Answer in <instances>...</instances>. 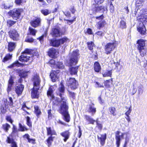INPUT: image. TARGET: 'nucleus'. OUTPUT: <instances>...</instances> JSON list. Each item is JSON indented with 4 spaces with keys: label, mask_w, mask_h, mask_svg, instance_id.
Listing matches in <instances>:
<instances>
[{
    "label": "nucleus",
    "mask_w": 147,
    "mask_h": 147,
    "mask_svg": "<svg viewBox=\"0 0 147 147\" xmlns=\"http://www.w3.org/2000/svg\"><path fill=\"white\" fill-rule=\"evenodd\" d=\"M29 31L30 32V34L33 36H35L37 32L36 30L31 27L29 28Z\"/></svg>",
    "instance_id": "37998d69"
},
{
    "label": "nucleus",
    "mask_w": 147,
    "mask_h": 147,
    "mask_svg": "<svg viewBox=\"0 0 147 147\" xmlns=\"http://www.w3.org/2000/svg\"><path fill=\"white\" fill-rule=\"evenodd\" d=\"M22 64L20 63L18 61H17L14 63L13 64L8 67L9 68H12L13 67L16 66L19 67L22 65Z\"/></svg>",
    "instance_id": "a18cd8bd"
},
{
    "label": "nucleus",
    "mask_w": 147,
    "mask_h": 147,
    "mask_svg": "<svg viewBox=\"0 0 147 147\" xmlns=\"http://www.w3.org/2000/svg\"><path fill=\"white\" fill-rule=\"evenodd\" d=\"M96 34L100 36H102L104 35V33L103 32L101 31H99L96 33Z\"/></svg>",
    "instance_id": "052dcab7"
},
{
    "label": "nucleus",
    "mask_w": 147,
    "mask_h": 147,
    "mask_svg": "<svg viewBox=\"0 0 147 147\" xmlns=\"http://www.w3.org/2000/svg\"><path fill=\"white\" fill-rule=\"evenodd\" d=\"M59 40L61 45L69 41V39L66 37H63Z\"/></svg>",
    "instance_id": "79ce46f5"
},
{
    "label": "nucleus",
    "mask_w": 147,
    "mask_h": 147,
    "mask_svg": "<svg viewBox=\"0 0 147 147\" xmlns=\"http://www.w3.org/2000/svg\"><path fill=\"white\" fill-rule=\"evenodd\" d=\"M12 54H7L3 60V62H5L8 60L12 58Z\"/></svg>",
    "instance_id": "ea45409f"
},
{
    "label": "nucleus",
    "mask_w": 147,
    "mask_h": 147,
    "mask_svg": "<svg viewBox=\"0 0 147 147\" xmlns=\"http://www.w3.org/2000/svg\"><path fill=\"white\" fill-rule=\"evenodd\" d=\"M41 22L40 18H37L31 20L30 23L32 26L34 28H36L40 26Z\"/></svg>",
    "instance_id": "f3484780"
},
{
    "label": "nucleus",
    "mask_w": 147,
    "mask_h": 147,
    "mask_svg": "<svg viewBox=\"0 0 147 147\" xmlns=\"http://www.w3.org/2000/svg\"><path fill=\"white\" fill-rule=\"evenodd\" d=\"M113 82V78H111L109 80H106L104 82L105 86L107 88H109L111 87V84Z\"/></svg>",
    "instance_id": "7c9ffc66"
},
{
    "label": "nucleus",
    "mask_w": 147,
    "mask_h": 147,
    "mask_svg": "<svg viewBox=\"0 0 147 147\" xmlns=\"http://www.w3.org/2000/svg\"><path fill=\"white\" fill-rule=\"evenodd\" d=\"M30 57L26 54H23L19 58V60L22 62H27L29 60Z\"/></svg>",
    "instance_id": "cd10ccee"
},
{
    "label": "nucleus",
    "mask_w": 147,
    "mask_h": 147,
    "mask_svg": "<svg viewBox=\"0 0 147 147\" xmlns=\"http://www.w3.org/2000/svg\"><path fill=\"white\" fill-rule=\"evenodd\" d=\"M57 74H50L51 80L53 82H55L56 80L58 78V77L57 76Z\"/></svg>",
    "instance_id": "c03bdc74"
},
{
    "label": "nucleus",
    "mask_w": 147,
    "mask_h": 147,
    "mask_svg": "<svg viewBox=\"0 0 147 147\" xmlns=\"http://www.w3.org/2000/svg\"><path fill=\"white\" fill-rule=\"evenodd\" d=\"M18 125L19 127L18 130L20 131L23 132L28 131L29 129L27 128L25 125H22L20 123H19Z\"/></svg>",
    "instance_id": "2f4dec72"
},
{
    "label": "nucleus",
    "mask_w": 147,
    "mask_h": 147,
    "mask_svg": "<svg viewBox=\"0 0 147 147\" xmlns=\"http://www.w3.org/2000/svg\"><path fill=\"white\" fill-rule=\"evenodd\" d=\"M58 123L59 124H60L62 125H63L64 126H68V127H69L70 126V125H68V124H66L65 123H63V122H62L60 120H59L58 122Z\"/></svg>",
    "instance_id": "338daca9"
},
{
    "label": "nucleus",
    "mask_w": 147,
    "mask_h": 147,
    "mask_svg": "<svg viewBox=\"0 0 147 147\" xmlns=\"http://www.w3.org/2000/svg\"><path fill=\"white\" fill-rule=\"evenodd\" d=\"M18 131L16 127L13 125V126L12 128V132L13 133H17L18 132Z\"/></svg>",
    "instance_id": "0e129e2a"
},
{
    "label": "nucleus",
    "mask_w": 147,
    "mask_h": 147,
    "mask_svg": "<svg viewBox=\"0 0 147 147\" xmlns=\"http://www.w3.org/2000/svg\"><path fill=\"white\" fill-rule=\"evenodd\" d=\"M41 12L45 16H47L51 13V12L48 9H46L41 10Z\"/></svg>",
    "instance_id": "de8ad7c7"
},
{
    "label": "nucleus",
    "mask_w": 147,
    "mask_h": 147,
    "mask_svg": "<svg viewBox=\"0 0 147 147\" xmlns=\"http://www.w3.org/2000/svg\"><path fill=\"white\" fill-rule=\"evenodd\" d=\"M31 52V51L29 49H27L24 51L23 52V54H28V55H30L29 53H30Z\"/></svg>",
    "instance_id": "774afa93"
},
{
    "label": "nucleus",
    "mask_w": 147,
    "mask_h": 147,
    "mask_svg": "<svg viewBox=\"0 0 147 147\" xmlns=\"http://www.w3.org/2000/svg\"><path fill=\"white\" fill-rule=\"evenodd\" d=\"M47 134V136H53V135H57V133L55 130L51 127H46Z\"/></svg>",
    "instance_id": "412c9836"
},
{
    "label": "nucleus",
    "mask_w": 147,
    "mask_h": 147,
    "mask_svg": "<svg viewBox=\"0 0 147 147\" xmlns=\"http://www.w3.org/2000/svg\"><path fill=\"white\" fill-rule=\"evenodd\" d=\"M106 23L105 21H100L98 22L97 25V28L98 29H100L101 28L104 27Z\"/></svg>",
    "instance_id": "a19ab883"
},
{
    "label": "nucleus",
    "mask_w": 147,
    "mask_h": 147,
    "mask_svg": "<svg viewBox=\"0 0 147 147\" xmlns=\"http://www.w3.org/2000/svg\"><path fill=\"white\" fill-rule=\"evenodd\" d=\"M51 34L53 37H59L62 35L60 28L58 27L53 28L51 32Z\"/></svg>",
    "instance_id": "ddd939ff"
},
{
    "label": "nucleus",
    "mask_w": 147,
    "mask_h": 147,
    "mask_svg": "<svg viewBox=\"0 0 147 147\" xmlns=\"http://www.w3.org/2000/svg\"><path fill=\"white\" fill-rule=\"evenodd\" d=\"M48 53L49 56L53 58L56 57L57 55L59 53L57 51L53 48L49 49Z\"/></svg>",
    "instance_id": "6ab92c4d"
},
{
    "label": "nucleus",
    "mask_w": 147,
    "mask_h": 147,
    "mask_svg": "<svg viewBox=\"0 0 147 147\" xmlns=\"http://www.w3.org/2000/svg\"><path fill=\"white\" fill-rule=\"evenodd\" d=\"M95 122H96V127L97 128L99 131H101L103 127L102 124L100 123V121H98L97 119H96L95 121Z\"/></svg>",
    "instance_id": "f704fd0d"
},
{
    "label": "nucleus",
    "mask_w": 147,
    "mask_h": 147,
    "mask_svg": "<svg viewBox=\"0 0 147 147\" xmlns=\"http://www.w3.org/2000/svg\"><path fill=\"white\" fill-rule=\"evenodd\" d=\"M131 111V107H129V109L125 113V114L126 116H128Z\"/></svg>",
    "instance_id": "e2e57ef3"
},
{
    "label": "nucleus",
    "mask_w": 147,
    "mask_h": 147,
    "mask_svg": "<svg viewBox=\"0 0 147 147\" xmlns=\"http://www.w3.org/2000/svg\"><path fill=\"white\" fill-rule=\"evenodd\" d=\"M129 141V138L128 137H126L125 138V140L124 142V144L123 146V147H126L127 146V144Z\"/></svg>",
    "instance_id": "680f3d73"
},
{
    "label": "nucleus",
    "mask_w": 147,
    "mask_h": 147,
    "mask_svg": "<svg viewBox=\"0 0 147 147\" xmlns=\"http://www.w3.org/2000/svg\"><path fill=\"white\" fill-rule=\"evenodd\" d=\"M78 50L73 51L69 56V59L68 62V66L75 65L78 61V56L79 55Z\"/></svg>",
    "instance_id": "20e7f679"
},
{
    "label": "nucleus",
    "mask_w": 147,
    "mask_h": 147,
    "mask_svg": "<svg viewBox=\"0 0 147 147\" xmlns=\"http://www.w3.org/2000/svg\"><path fill=\"white\" fill-rule=\"evenodd\" d=\"M87 106H88V108L86 109V112L90 113L93 115L96 113V108L94 107V104H90Z\"/></svg>",
    "instance_id": "a211bd4d"
},
{
    "label": "nucleus",
    "mask_w": 147,
    "mask_h": 147,
    "mask_svg": "<svg viewBox=\"0 0 147 147\" xmlns=\"http://www.w3.org/2000/svg\"><path fill=\"white\" fill-rule=\"evenodd\" d=\"M111 65H112V70H113L114 69H115L117 68V67L119 65V63L118 62H113V63H111Z\"/></svg>",
    "instance_id": "3c124183"
},
{
    "label": "nucleus",
    "mask_w": 147,
    "mask_h": 147,
    "mask_svg": "<svg viewBox=\"0 0 147 147\" xmlns=\"http://www.w3.org/2000/svg\"><path fill=\"white\" fill-rule=\"evenodd\" d=\"M16 42H8L7 49L8 51L11 52L14 51L16 47Z\"/></svg>",
    "instance_id": "393cba45"
},
{
    "label": "nucleus",
    "mask_w": 147,
    "mask_h": 147,
    "mask_svg": "<svg viewBox=\"0 0 147 147\" xmlns=\"http://www.w3.org/2000/svg\"><path fill=\"white\" fill-rule=\"evenodd\" d=\"M54 91V89H53L52 86H50L47 90V96L48 97H50L51 100L54 99L55 98V96L53 93Z\"/></svg>",
    "instance_id": "aec40b11"
},
{
    "label": "nucleus",
    "mask_w": 147,
    "mask_h": 147,
    "mask_svg": "<svg viewBox=\"0 0 147 147\" xmlns=\"http://www.w3.org/2000/svg\"><path fill=\"white\" fill-rule=\"evenodd\" d=\"M121 132L120 131H117L115 133V139L116 140V147H119L120 145L121 140L124 139L125 133H121V135H119Z\"/></svg>",
    "instance_id": "1a4fd4ad"
},
{
    "label": "nucleus",
    "mask_w": 147,
    "mask_h": 147,
    "mask_svg": "<svg viewBox=\"0 0 147 147\" xmlns=\"http://www.w3.org/2000/svg\"><path fill=\"white\" fill-rule=\"evenodd\" d=\"M67 86L71 90H74L78 88V82L74 78H70L67 81Z\"/></svg>",
    "instance_id": "0eeeda50"
},
{
    "label": "nucleus",
    "mask_w": 147,
    "mask_h": 147,
    "mask_svg": "<svg viewBox=\"0 0 147 147\" xmlns=\"http://www.w3.org/2000/svg\"><path fill=\"white\" fill-rule=\"evenodd\" d=\"M84 119L89 124H94L95 122V120L91 117L90 116L87 115H84Z\"/></svg>",
    "instance_id": "5701e85b"
},
{
    "label": "nucleus",
    "mask_w": 147,
    "mask_h": 147,
    "mask_svg": "<svg viewBox=\"0 0 147 147\" xmlns=\"http://www.w3.org/2000/svg\"><path fill=\"white\" fill-rule=\"evenodd\" d=\"M54 138V137L49 136L46 140L45 141L46 142V144L48 147H50L51 146Z\"/></svg>",
    "instance_id": "bb28decb"
},
{
    "label": "nucleus",
    "mask_w": 147,
    "mask_h": 147,
    "mask_svg": "<svg viewBox=\"0 0 147 147\" xmlns=\"http://www.w3.org/2000/svg\"><path fill=\"white\" fill-rule=\"evenodd\" d=\"M24 87V85L22 84H18L15 88V91L18 96L21 95L23 92Z\"/></svg>",
    "instance_id": "2eb2a0df"
},
{
    "label": "nucleus",
    "mask_w": 147,
    "mask_h": 147,
    "mask_svg": "<svg viewBox=\"0 0 147 147\" xmlns=\"http://www.w3.org/2000/svg\"><path fill=\"white\" fill-rule=\"evenodd\" d=\"M109 114L114 116H115L117 115V113L115 108L114 107H111L109 108Z\"/></svg>",
    "instance_id": "c756f323"
},
{
    "label": "nucleus",
    "mask_w": 147,
    "mask_h": 147,
    "mask_svg": "<svg viewBox=\"0 0 147 147\" xmlns=\"http://www.w3.org/2000/svg\"><path fill=\"white\" fill-rule=\"evenodd\" d=\"M5 119L7 121L10 122L11 124H12L13 121L12 119L11 115L6 116L5 117Z\"/></svg>",
    "instance_id": "864d4df0"
},
{
    "label": "nucleus",
    "mask_w": 147,
    "mask_h": 147,
    "mask_svg": "<svg viewBox=\"0 0 147 147\" xmlns=\"http://www.w3.org/2000/svg\"><path fill=\"white\" fill-rule=\"evenodd\" d=\"M67 91L68 92L69 97L72 98L74 99H75L76 98L75 93L74 92L70 91L68 90Z\"/></svg>",
    "instance_id": "8fccbe9b"
},
{
    "label": "nucleus",
    "mask_w": 147,
    "mask_h": 147,
    "mask_svg": "<svg viewBox=\"0 0 147 147\" xmlns=\"http://www.w3.org/2000/svg\"><path fill=\"white\" fill-rule=\"evenodd\" d=\"M78 67H69V70L70 74H77L78 72Z\"/></svg>",
    "instance_id": "58836bf2"
},
{
    "label": "nucleus",
    "mask_w": 147,
    "mask_h": 147,
    "mask_svg": "<svg viewBox=\"0 0 147 147\" xmlns=\"http://www.w3.org/2000/svg\"><path fill=\"white\" fill-rule=\"evenodd\" d=\"M116 45V41L107 43L105 47V53L107 55L110 54L114 50Z\"/></svg>",
    "instance_id": "423d86ee"
},
{
    "label": "nucleus",
    "mask_w": 147,
    "mask_h": 147,
    "mask_svg": "<svg viewBox=\"0 0 147 147\" xmlns=\"http://www.w3.org/2000/svg\"><path fill=\"white\" fill-rule=\"evenodd\" d=\"M120 26L122 29L126 28V24L124 20H121L120 23Z\"/></svg>",
    "instance_id": "09e8293b"
},
{
    "label": "nucleus",
    "mask_w": 147,
    "mask_h": 147,
    "mask_svg": "<svg viewBox=\"0 0 147 147\" xmlns=\"http://www.w3.org/2000/svg\"><path fill=\"white\" fill-rule=\"evenodd\" d=\"M34 113L38 118H39L42 113L40 109L38 106H34Z\"/></svg>",
    "instance_id": "a878e982"
},
{
    "label": "nucleus",
    "mask_w": 147,
    "mask_h": 147,
    "mask_svg": "<svg viewBox=\"0 0 147 147\" xmlns=\"http://www.w3.org/2000/svg\"><path fill=\"white\" fill-rule=\"evenodd\" d=\"M70 129H69L65 130L61 132L60 134L61 136L63 138V140L65 142H66L69 138L71 135V133L69 131Z\"/></svg>",
    "instance_id": "dca6fc26"
},
{
    "label": "nucleus",
    "mask_w": 147,
    "mask_h": 147,
    "mask_svg": "<svg viewBox=\"0 0 147 147\" xmlns=\"http://www.w3.org/2000/svg\"><path fill=\"white\" fill-rule=\"evenodd\" d=\"M98 142H99L101 146H103L105 144L106 140L107 138V135L106 133L100 134L99 136H97Z\"/></svg>",
    "instance_id": "f8f14e48"
},
{
    "label": "nucleus",
    "mask_w": 147,
    "mask_h": 147,
    "mask_svg": "<svg viewBox=\"0 0 147 147\" xmlns=\"http://www.w3.org/2000/svg\"><path fill=\"white\" fill-rule=\"evenodd\" d=\"M88 47L89 49L90 50H92L93 49V47L94 44L93 42H90L87 43Z\"/></svg>",
    "instance_id": "5fc2aeb1"
},
{
    "label": "nucleus",
    "mask_w": 147,
    "mask_h": 147,
    "mask_svg": "<svg viewBox=\"0 0 147 147\" xmlns=\"http://www.w3.org/2000/svg\"><path fill=\"white\" fill-rule=\"evenodd\" d=\"M94 69L97 72H98L101 69L99 63L98 62H96L94 63Z\"/></svg>",
    "instance_id": "e433bc0d"
},
{
    "label": "nucleus",
    "mask_w": 147,
    "mask_h": 147,
    "mask_svg": "<svg viewBox=\"0 0 147 147\" xmlns=\"http://www.w3.org/2000/svg\"><path fill=\"white\" fill-rule=\"evenodd\" d=\"M14 77L12 76H11L8 81L7 87L6 89L8 94L11 91L12 89H13V85L14 83Z\"/></svg>",
    "instance_id": "9b49d317"
},
{
    "label": "nucleus",
    "mask_w": 147,
    "mask_h": 147,
    "mask_svg": "<svg viewBox=\"0 0 147 147\" xmlns=\"http://www.w3.org/2000/svg\"><path fill=\"white\" fill-rule=\"evenodd\" d=\"M60 85L61 86L58 88V90L59 92L58 95L60 97L61 100H63L65 99V98L63 96V95H64L65 92V88L63 81H61L60 83Z\"/></svg>",
    "instance_id": "4468645a"
},
{
    "label": "nucleus",
    "mask_w": 147,
    "mask_h": 147,
    "mask_svg": "<svg viewBox=\"0 0 147 147\" xmlns=\"http://www.w3.org/2000/svg\"><path fill=\"white\" fill-rule=\"evenodd\" d=\"M26 124L27 125L30 127L32 128V122L31 120L30 117L29 116L26 117Z\"/></svg>",
    "instance_id": "4c0bfd02"
},
{
    "label": "nucleus",
    "mask_w": 147,
    "mask_h": 147,
    "mask_svg": "<svg viewBox=\"0 0 147 147\" xmlns=\"http://www.w3.org/2000/svg\"><path fill=\"white\" fill-rule=\"evenodd\" d=\"M16 21L8 20L7 21V24L9 25V27H11L16 22Z\"/></svg>",
    "instance_id": "6e6d98bb"
},
{
    "label": "nucleus",
    "mask_w": 147,
    "mask_h": 147,
    "mask_svg": "<svg viewBox=\"0 0 147 147\" xmlns=\"http://www.w3.org/2000/svg\"><path fill=\"white\" fill-rule=\"evenodd\" d=\"M60 42L59 40H52L50 42V44L53 47H58L61 45Z\"/></svg>",
    "instance_id": "c85d7f7f"
},
{
    "label": "nucleus",
    "mask_w": 147,
    "mask_h": 147,
    "mask_svg": "<svg viewBox=\"0 0 147 147\" xmlns=\"http://www.w3.org/2000/svg\"><path fill=\"white\" fill-rule=\"evenodd\" d=\"M31 80L33 82V87L31 89V97L32 99L39 98L40 93L39 92L40 86V79L38 74H35L33 76Z\"/></svg>",
    "instance_id": "f257e3e1"
},
{
    "label": "nucleus",
    "mask_w": 147,
    "mask_h": 147,
    "mask_svg": "<svg viewBox=\"0 0 147 147\" xmlns=\"http://www.w3.org/2000/svg\"><path fill=\"white\" fill-rule=\"evenodd\" d=\"M8 108L7 107V106L6 107L5 105L4 106L2 105H1L0 108V113L2 114H5L7 111V109H8Z\"/></svg>",
    "instance_id": "473e14b6"
},
{
    "label": "nucleus",
    "mask_w": 147,
    "mask_h": 147,
    "mask_svg": "<svg viewBox=\"0 0 147 147\" xmlns=\"http://www.w3.org/2000/svg\"><path fill=\"white\" fill-rule=\"evenodd\" d=\"M19 76L20 78L25 79L28 76V74H19Z\"/></svg>",
    "instance_id": "69168bd1"
},
{
    "label": "nucleus",
    "mask_w": 147,
    "mask_h": 147,
    "mask_svg": "<svg viewBox=\"0 0 147 147\" xmlns=\"http://www.w3.org/2000/svg\"><path fill=\"white\" fill-rule=\"evenodd\" d=\"M146 40L141 39L138 40L137 43L138 45V49L139 50L141 55L144 56L147 52L146 48L145 46Z\"/></svg>",
    "instance_id": "7ed1b4c3"
},
{
    "label": "nucleus",
    "mask_w": 147,
    "mask_h": 147,
    "mask_svg": "<svg viewBox=\"0 0 147 147\" xmlns=\"http://www.w3.org/2000/svg\"><path fill=\"white\" fill-rule=\"evenodd\" d=\"M55 64L58 67V69H62L64 68V66L63 63L61 62H57Z\"/></svg>",
    "instance_id": "49530a36"
},
{
    "label": "nucleus",
    "mask_w": 147,
    "mask_h": 147,
    "mask_svg": "<svg viewBox=\"0 0 147 147\" xmlns=\"http://www.w3.org/2000/svg\"><path fill=\"white\" fill-rule=\"evenodd\" d=\"M94 83H95V85L96 88L104 87L102 80H99L98 81H95L94 82Z\"/></svg>",
    "instance_id": "c9c22d12"
},
{
    "label": "nucleus",
    "mask_w": 147,
    "mask_h": 147,
    "mask_svg": "<svg viewBox=\"0 0 147 147\" xmlns=\"http://www.w3.org/2000/svg\"><path fill=\"white\" fill-rule=\"evenodd\" d=\"M22 11V9H14L10 10L9 12V13L14 19L16 20L20 17Z\"/></svg>",
    "instance_id": "6e6552de"
},
{
    "label": "nucleus",
    "mask_w": 147,
    "mask_h": 147,
    "mask_svg": "<svg viewBox=\"0 0 147 147\" xmlns=\"http://www.w3.org/2000/svg\"><path fill=\"white\" fill-rule=\"evenodd\" d=\"M78 127L79 128V132L78 134V137L79 138H80L82 135V131L81 130V128L80 126H78Z\"/></svg>",
    "instance_id": "4d7b16f0"
},
{
    "label": "nucleus",
    "mask_w": 147,
    "mask_h": 147,
    "mask_svg": "<svg viewBox=\"0 0 147 147\" xmlns=\"http://www.w3.org/2000/svg\"><path fill=\"white\" fill-rule=\"evenodd\" d=\"M10 127V125L8 123H5L2 125V128L6 132H7L9 128Z\"/></svg>",
    "instance_id": "72a5a7b5"
},
{
    "label": "nucleus",
    "mask_w": 147,
    "mask_h": 147,
    "mask_svg": "<svg viewBox=\"0 0 147 147\" xmlns=\"http://www.w3.org/2000/svg\"><path fill=\"white\" fill-rule=\"evenodd\" d=\"M36 140L35 139L29 138L28 140V142L30 143H31L32 144H36Z\"/></svg>",
    "instance_id": "13d9d810"
},
{
    "label": "nucleus",
    "mask_w": 147,
    "mask_h": 147,
    "mask_svg": "<svg viewBox=\"0 0 147 147\" xmlns=\"http://www.w3.org/2000/svg\"><path fill=\"white\" fill-rule=\"evenodd\" d=\"M9 35L10 38L14 41H17L19 39V35L17 32L13 29L9 32Z\"/></svg>",
    "instance_id": "9d476101"
},
{
    "label": "nucleus",
    "mask_w": 147,
    "mask_h": 147,
    "mask_svg": "<svg viewBox=\"0 0 147 147\" xmlns=\"http://www.w3.org/2000/svg\"><path fill=\"white\" fill-rule=\"evenodd\" d=\"M95 3H93L92 6V9L93 13L98 11H103L104 9L103 7L99 6V4L102 3L104 0H94Z\"/></svg>",
    "instance_id": "39448f33"
},
{
    "label": "nucleus",
    "mask_w": 147,
    "mask_h": 147,
    "mask_svg": "<svg viewBox=\"0 0 147 147\" xmlns=\"http://www.w3.org/2000/svg\"><path fill=\"white\" fill-rule=\"evenodd\" d=\"M6 141L7 144H12L13 142L15 141L13 138H11L9 137H7Z\"/></svg>",
    "instance_id": "603ef678"
},
{
    "label": "nucleus",
    "mask_w": 147,
    "mask_h": 147,
    "mask_svg": "<svg viewBox=\"0 0 147 147\" xmlns=\"http://www.w3.org/2000/svg\"><path fill=\"white\" fill-rule=\"evenodd\" d=\"M65 98L63 100H61L60 102L61 103L57 111L63 115L64 120L67 122H69L70 121V117L68 111V104Z\"/></svg>",
    "instance_id": "f03ea898"
},
{
    "label": "nucleus",
    "mask_w": 147,
    "mask_h": 147,
    "mask_svg": "<svg viewBox=\"0 0 147 147\" xmlns=\"http://www.w3.org/2000/svg\"><path fill=\"white\" fill-rule=\"evenodd\" d=\"M137 30L141 34L144 35L145 34L146 29L143 23L140 24L137 27Z\"/></svg>",
    "instance_id": "4be33fe9"
},
{
    "label": "nucleus",
    "mask_w": 147,
    "mask_h": 147,
    "mask_svg": "<svg viewBox=\"0 0 147 147\" xmlns=\"http://www.w3.org/2000/svg\"><path fill=\"white\" fill-rule=\"evenodd\" d=\"M9 100L8 101L7 103V99H6L4 101V102L5 103V107H9V106L11 108H12L13 107V100L12 98L11 97H9Z\"/></svg>",
    "instance_id": "b1692460"
},
{
    "label": "nucleus",
    "mask_w": 147,
    "mask_h": 147,
    "mask_svg": "<svg viewBox=\"0 0 147 147\" xmlns=\"http://www.w3.org/2000/svg\"><path fill=\"white\" fill-rule=\"evenodd\" d=\"M110 11L112 13L114 11V7L111 2L110 4Z\"/></svg>",
    "instance_id": "bf43d9fd"
}]
</instances>
